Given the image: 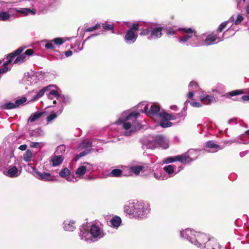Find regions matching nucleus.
<instances>
[{
  "mask_svg": "<svg viewBox=\"0 0 249 249\" xmlns=\"http://www.w3.org/2000/svg\"><path fill=\"white\" fill-rule=\"evenodd\" d=\"M87 167L85 166H80L76 171V174L78 176H83L86 171Z\"/></svg>",
  "mask_w": 249,
  "mask_h": 249,
  "instance_id": "obj_29",
  "label": "nucleus"
},
{
  "mask_svg": "<svg viewBox=\"0 0 249 249\" xmlns=\"http://www.w3.org/2000/svg\"><path fill=\"white\" fill-rule=\"evenodd\" d=\"M80 158H81V157H79V154H78L76 155V156L75 157V161H77V160H78Z\"/></svg>",
  "mask_w": 249,
  "mask_h": 249,
  "instance_id": "obj_63",
  "label": "nucleus"
},
{
  "mask_svg": "<svg viewBox=\"0 0 249 249\" xmlns=\"http://www.w3.org/2000/svg\"><path fill=\"white\" fill-rule=\"evenodd\" d=\"M135 213L134 217H137L138 219L145 217L149 211L145 208L142 204L136 203Z\"/></svg>",
  "mask_w": 249,
  "mask_h": 249,
  "instance_id": "obj_3",
  "label": "nucleus"
},
{
  "mask_svg": "<svg viewBox=\"0 0 249 249\" xmlns=\"http://www.w3.org/2000/svg\"><path fill=\"white\" fill-rule=\"evenodd\" d=\"M71 172L67 168L63 169L59 173V176L62 178H65L70 175Z\"/></svg>",
  "mask_w": 249,
  "mask_h": 249,
  "instance_id": "obj_32",
  "label": "nucleus"
},
{
  "mask_svg": "<svg viewBox=\"0 0 249 249\" xmlns=\"http://www.w3.org/2000/svg\"><path fill=\"white\" fill-rule=\"evenodd\" d=\"M228 24L227 21L222 22L218 27L217 32L220 33L222 32L224 29L226 27Z\"/></svg>",
  "mask_w": 249,
  "mask_h": 249,
  "instance_id": "obj_38",
  "label": "nucleus"
},
{
  "mask_svg": "<svg viewBox=\"0 0 249 249\" xmlns=\"http://www.w3.org/2000/svg\"><path fill=\"white\" fill-rule=\"evenodd\" d=\"M23 49H24L21 47L18 48L16 51H14L13 52L11 53H9L7 56V59H12L13 58L16 57V56L18 55L22 52V51H23Z\"/></svg>",
  "mask_w": 249,
  "mask_h": 249,
  "instance_id": "obj_23",
  "label": "nucleus"
},
{
  "mask_svg": "<svg viewBox=\"0 0 249 249\" xmlns=\"http://www.w3.org/2000/svg\"><path fill=\"white\" fill-rule=\"evenodd\" d=\"M136 203H129L128 205H126L124 208V211L125 213L129 215H133L134 216L135 213Z\"/></svg>",
  "mask_w": 249,
  "mask_h": 249,
  "instance_id": "obj_8",
  "label": "nucleus"
},
{
  "mask_svg": "<svg viewBox=\"0 0 249 249\" xmlns=\"http://www.w3.org/2000/svg\"><path fill=\"white\" fill-rule=\"evenodd\" d=\"M205 147L215 149V151L223 149L224 146L216 144L213 141H209L205 143Z\"/></svg>",
  "mask_w": 249,
  "mask_h": 249,
  "instance_id": "obj_12",
  "label": "nucleus"
},
{
  "mask_svg": "<svg viewBox=\"0 0 249 249\" xmlns=\"http://www.w3.org/2000/svg\"><path fill=\"white\" fill-rule=\"evenodd\" d=\"M26 101L27 99L26 97H22L20 99L17 100L15 103L16 105V107H18L20 105L23 104Z\"/></svg>",
  "mask_w": 249,
  "mask_h": 249,
  "instance_id": "obj_40",
  "label": "nucleus"
},
{
  "mask_svg": "<svg viewBox=\"0 0 249 249\" xmlns=\"http://www.w3.org/2000/svg\"><path fill=\"white\" fill-rule=\"evenodd\" d=\"M246 12L247 14H249V5H248L246 7Z\"/></svg>",
  "mask_w": 249,
  "mask_h": 249,
  "instance_id": "obj_64",
  "label": "nucleus"
},
{
  "mask_svg": "<svg viewBox=\"0 0 249 249\" xmlns=\"http://www.w3.org/2000/svg\"><path fill=\"white\" fill-rule=\"evenodd\" d=\"M217 39H219V38L216 35H215L213 33L207 36L206 39L204 40V42L205 45H210L213 44Z\"/></svg>",
  "mask_w": 249,
  "mask_h": 249,
  "instance_id": "obj_10",
  "label": "nucleus"
},
{
  "mask_svg": "<svg viewBox=\"0 0 249 249\" xmlns=\"http://www.w3.org/2000/svg\"><path fill=\"white\" fill-rule=\"evenodd\" d=\"M27 145L26 144H22L19 146V149L21 151L25 150L27 148Z\"/></svg>",
  "mask_w": 249,
  "mask_h": 249,
  "instance_id": "obj_59",
  "label": "nucleus"
},
{
  "mask_svg": "<svg viewBox=\"0 0 249 249\" xmlns=\"http://www.w3.org/2000/svg\"><path fill=\"white\" fill-rule=\"evenodd\" d=\"M8 59V60L5 63H4L3 66H7L8 65H9V64L12 63V59Z\"/></svg>",
  "mask_w": 249,
  "mask_h": 249,
  "instance_id": "obj_60",
  "label": "nucleus"
},
{
  "mask_svg": "<svg viewBox=\"0 0 249 249\" xmlns=\"http://www.w3.org/2000/svg\"><path fill=\"white\" fill-rule=\"evenodd\" d=\"M18 12L22 13L24 15H27L29 13L32 12V11L28 8H26L23 10H18Z\"/></svg>",
  "mask_w": 249,
  "mask_h": 249,
  "instance_id": "obj_50",
  "label": "nucleus"
},
{
  "mask_svg": "<svg viewBox=\"0 0 249 249\" xmlns=\"http://www.w3.org/2000/svg\"><path fill=\"white\" fill-rule=\"evenodd\" d=\"M52 96H54L58 98L60 96V94H59L58 91L53 89L50 91L48 95V98L52 100L53 99Z\"/></svg>",
  "mask_w": 249,
  "mask_h": 249,
  "instance_id": "obj_36",
  "label": "nucleus"
},
{
  "mask_svg": "<svg viewBox=\"0 0 249 249\" xmlns=\"http://www.w3.org/2000/svg\"><path fill=\"white\" fill-rule=\"evenodd\" d=\"M57 115L55 113H51L47 118V121L50 122L57 117Z\"/></svg>",
  "mask_w": 249,
  "mask_h": 249,
  "instance_id": "obj_42",
  "label": "nucleus"
},
{
  "mask_svg": "<svg viewBox=\"0 0 249 249\" xmlns=\"http://www.w3.org/2000/svg\"><path fill=\"white\" fill-rule=\"evenodd\" d=\"M154 142L159 144L162 148L166 149L168 148V143L165 141L162 135H158L154 138Z\"/></svg>",
  "mask_w": 249,
  "mask_h": 249,
  "instance_id": "obj_6",
  "label": "nucleus"
},
{
  "mask_svg": "<svg viewBox=\"0 0 249 249\" xmlns=\"http://www.w3.org/2000/svg\"><path fill=\"white\" fill-rule=\"evenodd\" d=\"M53 41L55 44L58 45H62L64 42V41L61 38H56L53 39Z\"/></svg>",
  "mask_w": 249,
  "mask_h": 249,
  "instance_id": "obj_47",
  "label": "nucleus"
},
{
  "mask_svg": "<svg viewBox=\"0 0 249 249\" xmlns=\"http://www.w3.org/2000/svg\"><path fill=\"white\" fill-rule=\"evenodd\" d=\"M176 156L174 157H168L165 160V162L166 163H171L176 161Z\"/></svg>",
  "mask_w": 249,
  "mask_h": 249,
  "instance_id": "obj_49",
  "label": "nucleus"
},
{
  "mask_svg": "<svg viewBox=\"0 0 249 249\" xmlns=\"http://www.w3.org/2000/svg\"><path fill=\"white\" fill-rule=\"evenodd\" d=\"M178 31L183 32V33H186L187 36H190V38L193 36V35L194 34L195 36H197V33L196 31L192 30L191 28H181L178 29Z\"/></svg>",
  "mask_w": 249,
  "mask_h": 249,
  "instance_id": "obj_15",
  "label": "nucleus"
},
{
  "mask_svg": "<svg viewBox=\"0 0 249 249\" xmlns=\"http://www.w3.org/2000/svg\"><path fill=\"white\" fill-rule=\"evenodd\" d=\"M139 30V24L137 23H133L129 28V30H131L132 32L137 33Z\"/></svg>",
  "mask_w": 249,
  "mask_h": 249,
  "instance_id": "obj_37",
  "label": "nucleus"
},
{
  "mask_svg": "<svg viewBox=\"0 0 249 249\" xmlns=\"http://www.w3.org/2000/svg\"><path fill=\"white\" fill-rule=\"evenodd\" d=\"M243 19L244 18L243 17V16L239 14L237 16V18L234 22V24L235 25H238L240 24V22L243 20Z\"/></svg>",
  "mask_w": 249,
  "mask_h": 249,
  "instance_id": "obj_43",
  "label": "nucleus"
},
{
  "mask_svg": "<svg viewBox=\"0 0 249 249\" xmlns=\"http://www.w3.org/2000/svg\"><path fill=\"white\" fill-rule=\"evenodd\" d=\"M163 31H164L167 35H171V36L174 35L176 33V31H175L171 28H170V29H165L164 28V30Z\"/></svg>",
  "mask_w": 249,
  "mask_h": 249,
  "instance_id": "obj_45",
  "label": "nucleus"
},
{
  "mask_svg": "<svg viewBox=\"0 0 249 249\" xmlns=\"http://www.w3.org/2000/svg\"><path fill=\"white\" fill-rule=\"evenodd\" d=\"M63 159L61 156H54L51 160L52 165L53 166H56L60 165L63 161Z\"/></svg>",
  "mask_w": 249,
  "mask_h": 249,
  "instance_id": "obj_18",
  "label": "nucleus"
},
{
  "mask_svg": "<svg viewBox=\"0 0 249 249\" xmlns=\"http://www.w3.org/2000/svg\"><path fill=\"white\" fill-rule=\"evenodd\" d=\"M138 37L137 33L132 32L131 30H128L124 36V39L126 41H135Z\"/></svg>",
  "mask_w": 249,
  "mask_h": 249,
  "instance_id": "obj_9",
  "label": "nucleus"
},
{
  "mask_svg": "<svg viewBox=\"0 0 249 249\" xmlns=\"http://www.w3.org/2000/svg\"><path fill=\"white\" fill-rule=\"evenodd\" d=\"M101 25L99 23H96L94 26L89 27L86 30V32H92L100 28Z\"/></svg>",
  "mask_w": 249,
  "mask_h": 249,
  "instance_id": "obj_39",
  "label": "nucleus"
},
{
  "mask_svg": "<svg viewBox=\"0 0 249 249\" xmlns=\"http://www.w3.org/2000/svg\"><path fill=\"white\" fill-rule=\"evenodd\" d=\"M34 53V51H33V49H27L25 52L23 53V54H25V55H32Z\"/></svg>",
  "mask_w": 249,
  "mask_h": 249,
  "instance_id": "obj_51",
  "label": "nucleus"
},
{
  "mask_svg": "<svg viewBox=\"0 0 249 249\" xmlns=\"http://www.w3.org/2000/svg\"><path fill=\"white\" fill-rule=\"evenodd\" d=\"M244 93V91L243 89H236L234 90H232L231 91L229 92L226 93L224 96L227 98H229L231 96H234L238 95H241Z\"/></svg>",
  "mask_w": 249,
  "mask_h": 249,
  "instance_id": "obj_19",
  "label": "nucleus"
},
{
  "mask_svg": "<svg viewBox=\"0 0 249 249\" xmlns=\"http://www.w3.org/2000/svg\"><path fill=\"white\" fill-rule=\"evenodd\" d=\"M200 101L206 105H210L212 103L216 102L215 98L211 95H207L206 96H200Z\"/></svg>",
  "mask_w": 249,
  "mask_h": 249,
  "instance_id": "obj_7",
  "label": "nucleus"
},
{
  "mask_svg": "<svg viewBox=\"0 0 249 249\" xmlns=\"http://www.w3.org/2000/svg\"><path fill=\"white\" fill-rule=\"evenodd\" d=\"M5 175L10 178L17 177L19 175L18 170L16 166H14L6 171Z\"/></svg>",
  "mask_w": 249,
  "mask_h": 249,
  "instance_id": "obj_13",
  "label": "nucleus"
},
{
  "mask_svg": "<svg viewBox=\"0 0 249 249\" xmlns=\"http://www.w3.org/2000/svg\"><path fill=\"white\" fill-rule=\"evenodd\" d=\"M59 149H60L61 150H63L64 151H65L64 145H60V146H58L56 151H58Z\"/></svg>",
  "mask_w": 249,
  "mask_h": 249,
  "instance_id": "obj_61",
  "label": "nucleus"
},
{
  "mask_svg": "<svg viewBox=\"0 0 249 249\" xmlns=\"http://www.w3.org/2000/svg\"><path fill=\"white\" fill-rule=\"evenodd\" d=\"M48 87H44L42 88L41 90H40L36 94V96H34V99L36 100L38 99L39 98H40L41 97L43 96L45 93V92L48 90Z\"/></svg>",
  "mask_w": 249,
  "mask_h": 249,
  "instance_id": "obj_27",
  "label": "nucleus"
},
{
  "mask_svg": "<svg viewBox=\"0 0 249 249\" xmlns=\"http://www.w3.org/2000/svg\"><path fill=\"white\" fill-rule=\"evenodd\" d=\"M65 56L66 57H69L72 54V52L71 50H68L65 53Z\"/></svg>",
  "mask_w": 249,
  "mask_h": 249,
  "instance_id": "obj_57",
  "label": "nucleus"
},
{
  "mask_svg": "<svg viewBox=\"0 0 249 249\" xmlns=\"http://www.w3.org/2000/svg\"><path fill=\"white\" fill-rule=\"evenodd\" d=\"M198 86L197 83L194 81H191L189 85V87L192 88L193 89H196Z\"/></svg>",
  "mask_w": 249,
  "mask_h": 249,
  "instance_id": "obj_46",
  "label": "nucleus"
},
{
  "mask_svg": "<svg viewBox=\"0 0 249 249\" xmlns=\"http://www.w3.org/2000/svg\"><path fill=\"white\" fill-rule=\"evenodd\" d=\"M39 145V143L37 142H31L30 146L33 148H37Z\"/></svg>",
  "mask_w": 249,
  "mask_h": 249,
  "instance_id": "obj_55",
  "label": "nucleus"
},
{
  "mask_svg": "<svg viewBox=\"0 0 249 249\" xmlns=\"http://www.w3.org/2000/svg\"><path fill=\"white\" fill-rule=\"evenodd\" d=\"M194 95V93L193 91H190L188 93V97L189 98L193 97Z\"/></svg>",
  "mask_w": 249,
  "mask_h": 249,
  "instance_id": "obj_62",
  "label": "nucleus"
},
{
  "mask_svg": "<svg viewBox=\"0 0 249 249\" xmlns=\"http://www.w3.org/2000/svg\"><path fill=\"white\" fill-rule=\"evenodd\" d=\"M164 170L169 174H171L174 172V166L172 165H169L163 167Z\"/></svg>",
  "mask_w": 249,
  "mask_h": 249,
  "instance_id": "obj_35",
  "label": "nucleus"
},
{
  "mask_svg": "<svg viewBox=\"0 0 249 249\" xmlns=\"http://www.w3.org/2000/svg\"><path fill=\"white\" fill-rule=\"evenodd\" d=\"M121 221L122 220L120 217L115 216L110 220V222L113 227L117 228L120 225Z\"/></svg>",
  "mask_w": 249,
  "mask_h": 249,
  "instance_id": "obj_21",
  "label": "nucleus"
},
{
  "mask_svg": "<svg viewBox=\"0 0 249 249\" xmlns=\"http://www.w3.org/2000/svg\"><path fill=\"white\" fill-rule=\"evenodd\" d=\"M9 69L7 67V66H3V68L0 69V73L2 74L6 72L7 71H9Z\"/></svg>",
  "mask_w": 249,
  "mask_h": 249,
  "instance_id": "obj_54",
  "label": "nucleus"
},
{
  "mask_svg": "<svg viewBox=\"0 0 249 249\" xmlns=\"http://www.w3.org/2000/svg\"><path fill=\"white\" fill-rule=\"evenodd\" d=\"M89 153V151L88 150H85L84 151H82L80 152L79 154V157H84L87 155H88Z\"/></svg>",
  "mask_w": 249,
  "mask_h": 249,
  "instance_id": "obj_56",
  "label": "nucleus"
},
{
  "mask_svg": "<svg viewBox=\"0 0 249 249\" xmlns=\"http://www.w3.org/2000/svg\"><path fill=\"white\" fill-rule=\"evenodd\" d=\"M139 115V113L131 112L124 118H119V121L121 122L127 121H131V122L132 128L129 131L124 132V135L129 136L142 128L141 124L138 122L137 119Z\"/></svg>",
  "mask_w": 249,
  "mask_h": 249,
  "instance_id": "obj_1",
  "label": "nucleus"
},
{
  "mask_svg": "<svg viewBox=\"0 0 249 249\" xmlns=\"http://www.w3.org/2000/svg\"><path fill=\"white\" fill-rule=\"evenodd\" d=\"M144 167L141 165H136L131 166L129 168L130 171L131 173H134L135 175H138L140 174V172L143 169Z\"/></svg>",
  "mask_w": 249,
  "mask_h": 249,
  "instance_id": "obj_22",
  "label": "nucleus"
},
{
  "mask_svg": "<svg viewBox=\"0 0 249 249\" xmlns=\"http://www.w3.org/2000/svg\"><path fill=\"white\" fill-rule=\"evenodd\" d=\"M102 26H103V28L106 30H113V29H114V27H113V25H112V24H107V23H103Z\"/></svg>",
  "mask_w": 249,
  "mask_h": 249,
  "instance_id": "obj_41",
  "label": "nucleus"
},
{
  "mask_svg": "<svg viewBox=\"0 0 249 249\" xmlns=\"http://www.w3.org/2000/svg\"><path fill=\"white\" fill-rule=\"evenodd\" d=\"M190 38V36H187L186 35H184L182 37H180V42H187Z\"/></svg>",
  "mask_w": 249,
  "mask_h": 249,
  "instance_id": "obj_48",
  "label": "nucleus"
},
{
  "mask_svg": "<svg viewBox=\"0 0 249 249\" xmlns=\"http://www.w3.org/2000/svg\"><path fill=\"white\" fill-rule=\"evenodd\" d=\"M32 157V152L30 150L28 149L23 155L24 160L26 162L31 161Z\"/></svg>",
  "mask_w": 249,
  "mask_h": 249,
  "instance_id": "obj_28",
  "label": "nucleus"
},
{
  "mask_svg": "<svg viewBox=\"0 0 249 249\" xmlns=\"http://www.w3.org/2000/svg\"><path fill=\"white\" fill-rule=\"evenodd\" d=\"M159 116L164 121H170L176 119V117L173 114H169L166 112L163 111L159 113Z\"/></svg>",
  "mask_w": 249,
  "mask_h": 249,
  "instance_id": "obj_11",
  "label": "nucleus"
},
{
  "mask_svg": "<svg viewBox=\"0 0 249 249\" xmlns=\"http://www.w3.org/2000/svg\"><path fill=\"white\" fill-rule=\"evenodd\" d=\"M123 174V171L119 169H115L109 174V176L111 177H120Z\"/></svg>",
  "mask_w": 249,
  "mask_h": 249,
  "instance_id": "obj_24",
  "label": "nucleus"
},
{
  "mask_svg": "<svg viewBox=\"0 0 249 249\" xmlns=\"http://www.w3.org/2000/svg\"><path fill=\"white\" fill-rule=\"evenodd\" d=\"M10 17V14L6 12L2 11L0 13V18L3 21H6L9 19Z\"/></svg>",
  "mask_w": 249,
  "mask_h": 249,
  "instance_id": "obj_33",
  "label": "nucleus"
},
{
  "mask_svg": "<svg viewBox=\"0 0 249 249\" xmlns=\"http://www.w3.org/2000/svg\"><path fill=\"white\" fill-rule=\"evenodd\" d=\"M241 99H242L243 101H246L249 100V95H246L242 96L241 98Z\"/></svg>",
  "mask_w": 249,
  "mask_h": 249,
  "instance_id": "obj_58",
  "label": "nucleus"
},
{
  "mask_svg": "<svg viewBox=\"0 0 249 249\" xmlns=\"http://www.w3.org/2000/svg\"><path fill=\"white\" fill-rule=\"evenodd\" d=\"M25 54H19L17 58L15 60L14 63V64H18L23 63L25 59Z\"/></svg>",
  "mask_w": 249,
  "mask_h": 249,
  "instance_id": "obj_30",
  "label": "nucleus"
},
{
  "mask_svg": "<svg viewBox=\"0 0 249 249\" xmlns=\"http://www.w3.org/2000/svg\"><path fill=\"white\" fill-rule=\"evenodd\" d=\"M100 228L95 225H92L90 229V232L92 236L94 237H97L100 234Z\"/></svg>",
  "mask_w": 249,
  "mask_h": 249,
  "instance_id": "obj_17",
  "label": "nucleus"
},
{
  "mask_svg": "<svg viewBox=\"0 0 249 249\" xmlns=\"http://www.w3.org/2000/svg\"><path fill=\"white\" fill-rule=\"evenodd\" d=\"M45 48L48 49H54L53 45L52 42L47 43L45 45Z\"/></svg>",
  "mask_w": 249,
  "mask_h": 249,
  "instance_id": "obj_53",
  "label": "nucleus"
},
{
  "mask_svg": "<svg viewBox=\"0 0 249 249\" xmlns=\"http://www.w3.org/2000/svg\"><path fill=\"white\" fill-rule=\"evenodd\" d=\"M160 110V107L158 105H152L150 107V110L147 112L149 115H154L157 114Z\"/></svg>",
  "mask_w": 249,
  "mask_h": 249,
  "instance_id": "obj_20",
  "label": "nucleus"
},
{
  "mask_svg": "<svg viewBox=\"0 0 249 249\" xmlns=\"http://www.w3.org/2000/svg\"><path fill=\"white\" fill-rule=\"evenodd\" d=\"M190 105L194 107H199L201 106V105L200 103L197 102H195V101L192 102L190 103Z\"/></svg>",
  "mask_w": 249,
  "mask_h": 249,
  "instance_id": "obj_52",
  "label": "nucleus"
},
{
  "mask_svg": "<svg viewBox=\"0 0 249 249\" xmlns=\"http://www.w3.org/2000/svg\"><path fill=\"white\" fill-rule=\"evenodd\" d=\"M176 161H179L181 162L184 163L186 161H188V159L189 158V157L188 155H187L186 154H183L181 155H178L176 156Z\"/></svg>",
  "mask_w": 249,
  "mask_h": 249,
  "instance_id": "obj_26",
  "label": "nucleus"
},
{
  "mask_svg": "<svg viewBox=\"0 0 249 249\" xmlns=\"http://www.w3.org/2000/svg\"><path fill=\"white\" fill-rule=\"evenodd\" d=\"M16 107L15 103H8L1 106V108L3 109H11Z\"/></svg>",
  "mask_w": 249,
  "mask_h": 249,
  "instance_id": "obj_31",
  "label": "nucleus"
},
{
  "mask_svg": "<svg viewBox=\"0 0 249 249\" xmlns=\"http://www.w3.org/2000/svg\"><path fill=\"white\" fill-rule=\"evenodd\" d=\"M150 28L148 29H143L141 32L140 33L141 36H147L150 34Z\"/></svg>",
  "mask_w": 249,
  "mask_h": 249,
  "instance_id": "obj_44",
  "label": "nucleus"
},
{
  "mask_svg": "<svg viewBox=\"0 0 249 249\" xmlns=\"http://www.w3.org/2000/svg\"><path fill=\"white\" fill-rule=\"evenodd\" d=\"M195 238H190L189 240L198 247L204 246L208 241L207 235L204 233L198 232L195 235Z\"/></svg>",
  "mask_w": 249,
  "mask_h": 249,
  "instance_id": "obj_2",
  "label": "nucleus"
},
{
  "mask_svg": "<svg viewBox=\"0 0 249 249\" xmlns=\"http://www.w3.org/2000/svg\"><path fill=\"white\" fill-rule=\"evenodd\" d=\"M173 123L168 121L162 120L160 123V125L163 128L172 126Z\"/></svg>",
  "mask_w": 249,
  "mask_h": 249,
  "instance_id": "obj_34",
  "label": "nucleus"
},
{
  "mask_svg": "<svg viewBox=\"0 0 249 249\" xmlns=\"http://www.w3.org/2000/svg\"><path fill=\"white\" fill-rule=\"evenodd\" d=\"M64 229L65 231H72L75 228L74 221H65Z\"/></svg>",
  "mask_w": 249,
  "mask_h": 249,
  "instance_id": "obj_14",
  "label": "nucleus"
},
{
  "mask_svg": "<svg viewBox=\"0 0 249 249\" xmlns=\"http://www.w3.org/2000/svg\"><path fill=\"white\" fill-rule=\"evenodd\" d=\"M35 176L38 179L46 181H53L55 180V177L51 174L47 172H35Z\"/></svg>",
  "mask_w": 249,
  "mask_h": 249,
  "instance_id": "obj_4",
  "label": "nucleus"
},
{
  "mask_svg": "<svg viewBox=\"0 0 249 249\" xmlns=\"http://www.w3.org/2000/svg\"><path fill=\"white\" fill-rule=\"evenodd\" d=\"M121 123H123V127L124 129H125L126 131H128V130H129V129L130 130L132 128V124H131V121H125L124 122H121L120 121H119V119L118 121H117V122H116V124H120Z\"/></svg>",
  "mask_w": 249,
  "mask_h": 249,
  "instance_id": "obj_25",
  "label": "nucleus"
},
{
  "mask_svg": "<svg viewBox=\"0 0 249 249\" xmlns=\"http://www.w3.org/2000/svg\"><path fill=\"white\" fill-rule=\"evenodd\" d=\"M150 37L152 38L156 39L160 38L162 35V32L164 30V27H150Z\"/></svg>",
  "mask_w": 249,
  "mask_h": 249,
  "instance_id": "obj_5",
  "label": "nucleus"
},
{
  "mask_svg": "<svg viewBox=\"0 0 249 249\" xmlns=\"http://www.w3.org/2000/svg\"><path fill=\"white\" fill-rule=\"evenodd\" d=\"M45 112H36L32 114L28 119V122L30 123H33L37 120L40 118L44 114Z\"/></svg>",
  "mask_w": 249,
  "mask_h": 249,
  "instance_id": "obj_16",
  "label": "nucleus"
}]
</instances>
